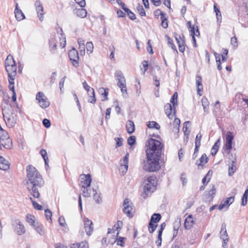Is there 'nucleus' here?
Masks as SVG:
<instances>
[{
  "mask_svg": "<svg viewBox=\"0 0 248 248\" xmlns=\"http://www.w3.org/2000/svg\"><path fill=\"white\" fill-rule=\"evenodd\" d=\"M15 15L16 19L18 21H21L25 18V15L21 10L18 8V4H16V9L15 10Z\"/></svg>",
  "mask_w": 248,
  "mask_h": 248,
  "instance_id": "nucleus-27",
  "label": "nucleus"
},
{
  "mask_svg": "<svg viewBox=\"0 0 248 248\" xmlns=\"http://www.w3.org/2000/svg\"><path fill=\"white\" fill-rule=\"evenodd\" d=\"M231 43L233 46V48L235 49L238 46L237 39L235 36L232 37L231 39Z\"/></svg>",
  "mask_w": 248,
  "mask_h": 248,
  "instance_id": "nucleus-57",
  "label": "nucleus"
},
{
  "mask_svg": "<svg viewBox=\"0 0 248 248\" xmlns=\"http://www.w3.org/2000/svg\"><path fill=\"white\" fill-rule=\"evenodd\" d=\"M226 225L225 223H223L221 225V230L220 231V238L223 241L227 240L229 239V236L226 230Z\"/></svg>",
  "mask_w": 248,
  "mask_h": 248,
  "instance_id": "nucleus-26",
  "label": "nucleus"
},
{
  "mask_svg": "<svg viewBox=\"0 0 248 248\" xmlns=\"http://www.w3.org/2000/svg\"><path fill=\"white\" fill-rule=\"evenodd\" d=\"M129 154L127 153L124 157L122 163L121 164L120 170L122 171L123 174H125L128 168Z\"/></svg>",
  "mask_w": 248,
  "mask_h": 248,
  "instance_id": "nucleus-21",
  "label": "nucleus"
},
{
  "mask_svg": "<svg viewBox=\"0 0 248 248\" xmlns=\"http://www.w3.org/2000/svg\"><path fill=\"white\" fill-rule=\"evenodd\" d=\"M26 221L32 227L34 226V225L36 223V222L35 220L34 216L31 214H28L26 216Z\"/></svg>",
  "mask_w": 248,
  "mask_h": 248,
  "instance_id": "nucleus-39",
  "label": "nucleus"
},
{
  "mask_svg": "<svg viewBox=\"0 0 248 248\" xmlns=\"http://www.w3.org/2000/svg\"><path fill=\"white\" fill-rule=\"evenodd\" d=\"M123 223L121 221H118L117 222V224L114 225L112 229H109L108 231V233H115V232H116V236L117 237L115 242L117 243V245L120 246L122 247L124 246V239L125 238L124 237H119L118 235L119 234V232L122 228L121 225Z\"/></svg>",
  "mask_w": 248,
  "mask_h": 248,
  "instance_id": "nucleus-7",
  "label": "nucleus"
},
{
  "mask_svg": "<svg viewBox=\"0 0 248 248\" xmlns=\"http://www.w3.org/2000/svg\"><path fill=\"white\" fill-rule=\"evenodd\" d=\"M27 177L26 186L29 193L34 198H39L38 187H42L44 184L41 175L35 168L29 165L27 167Z\"/></svg>",
  "mask_w": 248,
  "mask_h": 248,
  "instance_id": "nucleus-1",
  "label": "nucleus"
},
{
  "mask_svg": "<svg viewBox=\"0 0 248 248\" xmlns=\"http://www.w3.org/2000/svg\"><path fill=\"white\" fill-rule=\"evenodd\" d=\"M84 226L86 234L91 235L93 230V224L92 220L87 218L84 219Z\"/></svg>",
  "mask_w": 248,
  "mask_h": 248,
  "instance_id": "nucleus-17",
  "label": "nucleus"
},
{
  "mask_svg": "<svg viewBox=\"0 0 248 248\" xmlns=\"http://www.w3.org/2000/svg\"><path fill=\"white\" fill-rule=\"evenodd\" d=\"M36 11L37 12L38 17L40 21H42L43 20V16H44V8L43 5L39 0H37L35 1L34 3Z\"/></svg>",
  "mask_w": 248,
  "mask_h": 248,
  "instance_id": "nucleus-16",
  "label": "nucleus"
},
{
  "mask_svg": "<svg viewBox=\"0 0 248 248\" xmlns=\"http://www.w3.org/2000/svg\"><path fill=\"white\" fill-rule=\"evenodd\" d=\"M185 41H181V43L178 42L179 50L181 52H184L185 50Z\"/></svg>",
  "mask_w": 248,
  "mask_h": 248,
  "instance_id": "nucleus-60",
  "label": "nucleus"
},
{
  "mask_svg": "<svg viewBox=\"0 0 248 248\" xmlns=\"http://www.w3.org/2000/svg\"><path fill=\"white\" fill-rule=\"evenodd\" d=\"M248 198V187L246 189L242 198L241 205L242 206H245L247 203Z\"/></svg>",
  "mask_w": 248,
  "mask_h": 248,
  "instance_id": "nucleus-44",
  "label": "nucleus"
},
{
  "mask_svg": "<svg viewBox=\"0 0 248 248\" xmlns=\"http://www.w3.org/2000/svg\"><path fill=\"white\" fill-rule=\"evenodd\" d=\"M76 14L77 16L81 18H84L87 16V11L85 9L79 8L76 10Z\"/></svg>",
  "mask_w": 248,
  "mask_h": 248,
  "instance_id": "nucleus-38",
  "label": "nucleus"
},
{
  "mask_svg": "<svg viewBox=\"0 0 248 248\" xmlns=\"http://www.w3.org/2000/svg\"><path fill=\"white\" fill-rule=\"evenodd\" d=\"M189 126V122L187 121V122H185L184 123V127H183L184 132L185 135H186L187 136H188V135L190 134V131L188 130Z\"/></svg>",
  "mask_w": 248,
  "mask_h": 248,
  "instance_id": "nucleus-48",
  "label": "nucleus"
},
{
  "mask_svg": "<svg viewBox=\"0 0 248 248\" xmlns=\"http://www.w3.org/2000/svg\"><path fill=\"white\" fill-rule=\"evenodd\" d=\"M202 106H209V102L206 97L203 96L202 99Z\"/></svg>",
  "mask_w": 248,
  "mask_h": 248,
  "instance_id": "nucleus-64",
  "label": "nucleus"
},
{
  "mask_svg": "<svg viewBox=\"0 0 248 248\" xmlns=\"http://www.w3.org/2000/svg\"><path fill=\"white\" fill-rule=\"evenodd\" d=\"M36 99L39 106L42 108H47L50 105L49 100L43 92H39L37 93Z\"/></svg>",
  "mask_w": 248,
  "mask_h": 248,
  "instance_id": "nucleus-8",
  "label": "nucleus"
},
{
  "mask_svg": "<svg viewBox=\"0 0 248 248\" xmlns=\"http://www.w3.org/2000/svg\"><path fill=\"white\" fill-rule=\"evenodd\" d=\"M157 227V225L153 224V222L150 221L148 225V230L150 233H153Z\"/></svg>",
  "mask_w": 248,
  "mask_h": 248,
  "instance_id": "nucleus-53",
  "label": "nucleus"
},
{
  "mask_svg": "<svg viewBox=\"0 0 248 248\" xmlns=\"http://www.w3.org/2000/svg\"><path fill=\"white\" fill-rule=\"evenodd\" d=\"M161 18V19L162 20V22H161V26L164 28V29H166L168 28V22H167V19L166 17H165V16L164 17V15H162V17H160Z\"/></svg>",
  "mask_w": 248,
  "mask_h": 248,
  "instance_id": "nucleus-50",
  "label": "nucleus"
},
{
  "mask_svg": "<svg viewBox=\"0 0 248 248\" xmlns=\"http://www.w3.org/2000/svg\"><path fill=\"white\" fill-rule=\"evenodd\" d=\"M234 136L231 132H227L225 136V142L224 145V148L227 151H230L232 148V142L233 140Z\"/></svg>",
  "mask_w": 248,
  "mask_h": 248,
  "instance_id": "nucleus-12",
  "label": "nucleus"
},
{
  "mask_svg": "<svg viewBox=\"0 0 248 248\" xmlns=\"http://www.w3.org/2000/svg\"><path fill=\"white\" fill-rule=\"evenodd\" d=\"M115 77L117 82V86L121 89L124 97L127 98L128 94L126 86V80L124 74L121 71L115 73Z\"/></svg>",
  "mask_w": 248,
  "mask_h": 248,
  "instance_id": "nucleus-6",
  "label": "nucleus"
},
{
  "mask_svg": "<svg viewBox=\"0 0 248 248\" xmlns=\"http://www.w3.org/2000/svg\"><path fill=\"white\" fill-rule=\"evenodd\" d=\"M208 158L205 154H203L199 160L196 161V164L198 166H203L204 164L207 163Z\"/></svg>",
  "mask_w": 248,
  "mask_h": 248,
  "instance_id": "nucleus-34",
  "label": "nucleus"
},
{
  "mask_svg": "<svg viewBox=\"0 0 248 248\" xmlns=\"http://www.w3.org/2000/svg\"><path fill=\"white\" fill-rule=\"evenodd\" d=\"M80 179L81 180V188L85 186L90 187L92 179L90 174H81L80 175Z\"/></svg>",
  "mask_w": 248,
  "mask_h": 248,
  "instance_id": "nucleus-14",
  "label": "nucleus"
},
{
  "mask_svg": "<svg viewBox=\"0 0 248 248\" xmlns=\"http://www.w3.org/2000/svg\"><path fill=\"white\" fill-rule=\"evenodd\" d=\"M132 210L133 207L130 200L128 199H125L123 203V211L124 213L126 214L127 217H133L132 213Z\"/></svg>",
  "mask_w": 248,
  "mask_h": 248,
  "instance_id": "nucleus-10",
  "label": "nucleus"
},
{
  "mask_svg": "<svg viewBox=\"0 0 248 248\" xmlns=\"http://www.w3.org/2000/svg\"><path fill=\"white\" fill-rule=\"evenodd\" d=\"M12 226L14 228L15 231L18 235H21L25 233L26 232L25 228L22 222L19 220L16 219L15 220L12 224Z\"/></svg>",
  "mask_w": 248,
  "mask_h": 248,
  "instance_id": "nucleus-11",
  "label": "nucleus"
},
{
  "mask_svg": "<svg viewBox=\"0 0 248 248\" xmlns=\"http://www.w3.org/2000/svg\"><path fill=\"white\" fill-rule=\"evenodd\" d=\"M214 9L216 14L217 21L220 22L221 20V14L220 11L215 4L214 5Z\"/></svg>",
  "mask_w": 248,
  "mask_h": 248,
  "instance_id": "nucleus-46",
  "label": "nucleus"
},
{
  "mask_svg": "<svg viewBox=\"0 0 248 248\" xmlns=\"http://www.w3.org/2000/svg\"><path fill=\"white\" fill-rule=\"evenodd\" d=\"M163 147V144L159 140L150 138L145 144L146 155L161 157Z\"/></svg>",
  "mask_w": 248,
  "mask_h": 248,
  "instance_id": "nucleus-2",
  "label": "nucleus"
},
{
  "mask_svg": "<svg viewBox=\"0 0 248 248\" xmlns=\"http://www.w3.org/2000/svg\"><path fill=\"white\" fill-rule=\"evenodd\" d=\"M228 50L227 49H224L222 54L221 55L222 61H226L227 58Z\"/></svg>",
  "mask_w": 248,
  "mask_h": 248,
  "instance_id": "nucleus-63",
  "label": "nucleus"
},
{
  "mask_svg": "<svg viewBox=\"0 0 248 248\" xmlns=\"http://www.w3.org/2000/svg\"><path fill=\"white\" fill-rule=\"evenodd\" d=\"M234 201V196H231L229 198H228L226 199L225 201H222L221 203L218 206V209L219 210H222L224 207L226 206L229 207V206L232 204Z\"/></svg>",
  "mask_w": 248,
  "mask_h": 248,
  "instance_id": "nucleus-23",
  "label": "nucleus"
},
{
  "mask_svg": "<svg viewBox=\"0 0 248 248\" xmlns=\"http://www.w3.org/2000/svg\"><path fill=\"white\" fill-rule=\"evenodd\" d=\"M70 248H89L88 244L86 242L72 244Z\"/></svg>",
  "mask_w": 248,
  "mask_h": 248,
  "instance_id": "nucleus-36",
  "label": "nucleus"
},
{
  "mask_svg": "<svg viewBox=\"0 0 248 248\" xmlns=\"http://www.w3.org/2000/svg\"><path fill=\"white\" fill-rule=\"evenodd\" d=\"M147 126L149 128H155L156 129H159L160 128L159 124L155 121L149 122Z\"/></svg>",
  "mask_w": 248,
  "mask_h": 248,
  "instance_id": "nucleus-47",
  "label": "nucleus"
},
{
  "mask_svg": "<svg viewBox=\"0 0 248 248\" xmlns=\"http://www.w3.org/2000/svg\"><path fill=\"white\" fill-rule=\"evenodd\" d=\"M30 200L31 201L33 206L35 209L39 210H41L43 209V207L41 205L39 204L37 202L34 201L32 198H30Z\"/></svg>",
  "mask_w": 248,
  "mask_h": 248,
  "instance_id": "nucleus-56",
  "label": "nucleus"
},
{
  "mask_svg": "<svg viewBox=\"0 0 248 248\" xmlns=\"http://www.w3.org/2000/svg\"><path fill=\"white\" fill-rule=\"evenodd\" d=\"M194 221L193 216L189 215L186 219L184 222V227L186 230H189L193 226Z\"/></svg>",
  "mask_w": 248,
  "mask_h": 248,
  "instance_id": "nucleus-24",
  "label": "nucleus"
},
{
  "mask_svg": "<svg viewBox=\"0 0 248 248\" xmlns=\"http://www.w3.org/2000/svg\"><path fill=\"white\" fill-rule=\"evenodd\" d=\"M142 163L143 170L148 172H155L161 168L159 161L161 157L146 155Z\"/></svg>",
  "mask_w": 248,
  "mask_h": 248,
  "instance_id": "nucleus-3",
  "label": "nucleus"
},
{
  "mask_svg": "<svg viewBox=\"0 0 248 248\" xmlns=\"http://www.w3.org/2000/svg\"><path fill=\"white\" fill-rule=\"evenodd\" d=\"M216 192V189L214 185H212L211 189L209 191H206L204 192V197L207 202H210L213 200L214 195Z\"/></svg>",
  "mask_w": 248,
  "mask_h": 248,
  "instance_id": "nucleus-22",
  "label": "nucleus"
},
{
  "mask_svg": "<svg viewBox=\"0 0 248 248\" xmlns=\"http://www.w3.org/2000/svg\"><path fill=\"white\" fill-rule=\"evenodd\" d=\"M3 103H2V112L3 111V109L5 108H8V106L12 107V106L9 103V101L8 99H4L2 101Z\"/></svg>",
  "mask_w": 248,
  "mask_h": 248,
  "instance_id": "nucleus-59",
  "label": "nucleus"
},
{
  "mask_svg": "<svg viewBox=\"0 0 248 248\" xmlns=\"http://www.w3.org/2000/svg\"><path fill=\"white\" fill-rule=\"evenodd\" d=\"M136 143V137L134 136H131L129 137L127 139V143L130 146H132Z\"/></svg>",
  "mask_w": 248,
  "mask_h": 248,
  "instance_id": "nucleus-55",
  "label": "nucleus"
},
{
  "mask_svg": "<svg viewBox=\"0 0 248 248\" xmlns=\"http://www.w3.org/2000/svg\"><path fill=\"white\" fill-rule=\"evenodd\" d=\"M235 161H232L231 166L229 167L228 174L229 176H232L236 170V167L235 166Z\"/></svg>",
  "mask_w": 248,
  "mask_h": 248,
  "instance_id": "nucleus-45",
  "label": "nucleus"
},
{
  "mask_svg": "<svg viewBox=\"0 0 248 248\" xmlns=\"http://www.w3.org/2000/svg\"><path fill=\"white\" fill-rule=\"evenodd\" d=\"M126 130L128 133L131 134L135 131V125L132 121L129 120L126 123Z\"/></svg>",
  "mask_w": 248,
  "mask_h": 248,
  "instance_id": "nucleus-33",
  "label": "nucleus"
},
{
  "mask_svg": "<svg viewBox=\"0 0 248 248\" xmlns=\"http://www.w3.org/2000/svg\"><path fill=\"white\" fill-rule=\"evenodd\" d=\"M93 199L95 200V202L97 203H100L102 202V200L100 197V193H98L96 190H94V189H93Z\"/></svg>",
  "mask_w": 248,
  "mask_h": 248,
  "instance_id": "nucleus-42",
  "label": "nucleus"
},
{
  "mask_svg": "<svg viewBox=\"0 0 248 248\" xmlns=\"http://www.w3.org/2000/svg\"><path fill=\"white\" fill-rule=\"evenodd\" d=\"M157 180L155 175L145 178L143 182L144 187L143 198H146L149 194L153 193L156 188Z\"/></svg>",
  "mask_w": 248,
  "mask_h": 248,
  "instance_id": "nucleus-5",
  "label": "nucleus"
},
{
  "mask_svg": "<svg viewBox=\"0 0 248 248\" xmlns=\"http://www.w3.org/2000/svg\"><path fill=\"white\" fill-rule=\"evenodd\" d=\"M202 138V135L201 133H198L196 136L195 143V145H201V140Z\"/></svg>",
  "mask_w": 248,
  "mask_h": 248,
  "instance_id": "nucleus-61",
  "label": "nucleus"
},
{
  "mask_svg": "<svg viewBox=\"0 0 248 248\" xmlns=\"http://www.w3.org/2000/svg\"><path fill=\"white\" fill-rule=\"evenodd\" d=\"M4 133L6 138H2V139L0 140L1 148L3 147L6 149H10L13 146L12 140L9 138L8 134L7 132H4Z\"/></svg>",
  "mask_w": 248,
  "mask_h": 248,
  "instance_id": "nucleus-15",
  "label": "nucleus"
},
{
  "mask_svg": "<svg viewBox=\"0 0 248 248\" xmlns=\"http://www.w3.org/2000/svg\"><path fill=\"white\" fill-rule=\"evenodd\" d=\"M57 40L55 35H51L49 40V50L51 53L54 54L57 51Z\"/></svg>",
  "mask_w": 248,
  "mask_h": 248,
  "instance_id": "nucleus-20",
  "label": "nucleus"
},
{
  "mask_svg": "<svg viewBox=\"0 0 248 248\" xmlns=\"http://www.w3.org/2000/svg\"><path fill=\"white\" fill-rule=\"evenodd\" d=\"M187 26L189 27V28L190 29V31L191 32V34L194 36H198L200 35V32L198 28V26L196 27L194 26H192L190 21H188L187 23Z\"/></svg>",
  "mask_w": 248,
  "mask_h": 248,
  "instance_id": "nucleus-29",
  "label": "nucleus"
},
{
  "mask_svg": "<svg viewBox=\"0 0 248 248\" xmlns=\"http://www.w3.org/2000/svg\"><path fill=\"white\" fill-rule=\"evenodd\" d=\"M33 228L40 235L42 236L45 234L44 228L40 223L36 222V223L33 226Z\"/></svg>",
  "mask_w": 248,
  "mask_h": 248,
  "instance_id": "nucleus-28",
  "label": "nucleus"
},
{
  "mask_svg": "<svg viewBox=\"0 0 248 248\" xmlns=\"http://www.w3.org/2000/svg\"><path fill=\"white\" fill-rule=\"evenodd\" d=\"M5 70L7 73L8 78H11V80L16 78L17 75V66L16 64L6 67Z\"/></svg>",
  "mask_w": 248,
  "mask_h": 248,
  "instance_id": "nucleus-18",
  "label": "nucleus"
},
{
  "mask_svg": "<svg viewBox=\"0 0 248 248\" xmlns=\"http://www.w3.org/2000/svg\"><path fill=\"white\" fill-rule=\"evenodd\" d=\"M82 85L83 88L87 91L88 94H91L93 95L89 100V102L92 104H94L96 102V100L95 96L94 91L93 89L89 86L86 81L83 82Z\"/></svg>",
  "mask_w": 248,
  "mask_h": 248,
  "instance_id": "nucleus-13",
  "label": "nucleus"
},
{
  "mask_svg": "<svg viewBox=\"0 0 248 248\" xmlns=\"http://www.w3.org/2000/svg\"><path fill=\"white\" fill-rule=\"evenodd\" d=\"M4 121L6 125L9 127H14L17 123V117L12 107L8 106L5 108L2 112Z\"/></svg>",
  "mask_w": 248,
  "mask_h": 248,
  "instance_id": "nucleus-4",
  "label": "nucleus"
},
{
  "mask_svg": "<svg viewBox=\"0 0 248 248\" xmlns=\"http://www.w3.org/2000/svg\"><path fill=\"white\" fill-rule=\"evenodd\" d=\"M10 166V162L3 156H0V169L3 170H9Z\"/></svg>",
  "mask_w": 248,
  "mask_h": 248,
  "instance_id": "nucleus-25",
  "label": "nucleus"
},
{
  "mask_svg": "<svg viewBox=\"0 0 248 248\" xmlns=\"http://www.w3.org/2000/svg\"><path fill=\"white\" fill-rule=\"evenodd\" d=\"M16 62L12 55L9 54L5 61V67H10L11 65H16Z\"/></svg>",
  "mask_w": 248,
  "mask_h": 248,
  "instance_id": "nucleus-30",
  "label": "nucleus"
},
{
  "mask_svg": "<svg viewBox=\"0 0 248 248\" xmlns=\"http://www.w3.org/2000/svg\"><path fill=\"white\" fill-rule=\"evenodd\" d=\"M15 79L11 80V78H8L9 81V90L12 92V93H16L14 88V80Z\"/></svg>",
  "mask_w": 248,
  "mask_h": 248,
  "instance_id": "nucleus-52",
  "label": "nucleus"
},
{
  "mask_svg": "<svg viewBox=\"0 0 248 248\" xmlns=\"http://www.w3.org/2000/svg\"><path fill=\"white\" fill-rule=\"evenodd\" d=\"M45 216L46 219L48 221L50 220V221H51V217H52V213L51 211L47 209L45 210Z\"/></svg>",
  "mask_w": 248,
  "mask_h": 248,
  "instance_id": "nucleus-58",
  "label": "nucleus"
},
{
  "mask_svg": "<svg viewBox=\"0 0 248 248\" xmlns=\"http://www.w3.org/2000/svg\"><path fill=\"white\" fill-rule=\"evenodd\" d=\"M137 9L138 11L139 14L141 16H146L145 11L143 8V6L140 5H139L137 7Z\"/></svg>",
  "mask_w": 248,
  "mask_h": 248,
  "instance_id": "nucleus-51",
  "label": "nucleus"
},
{
  "mask_svg": "<svg viewBox=\"0 0 248 248\" xmlns=\"http://www.w3.org/2000/svg\"><path fill=\"white\" fill-rule=\"evenodd\" d=\"M172 111V106L170 104H167L165 106V113L167 115L168 117L170 119H171L173 117V115L171 114V112Z\"/></svg>",
  "mask_w": 248,
  "mask_h": 248,
  "instance_id": "nucleus-37",
  "label": "nucleus"
},
{
  "mask_svg": "<svg viewBox=\"0 0 248 248\" xmlns=\"http://www.w3.org/2000/svg\"><path fill=\"white\" fill-rule=\"evenodd\" d=\"M148 67V62L144 61L142 62V67L140 68V70L142 71L143 75L145 74L147 70Z\"/></svg>",
  "mask_w": 248,
  "mask_h": 248,
  "instance_id": "nucleus-49",
  "label": "nucleus"
},
{
  "mask_svg": "<svg viewBox=\"0 0 248 248\" xmlns=\"http://www.w3.org/2000/svg\"><path fill=\"white\" fill-rule=\"evenodd\" d=\"M116 141V147H121L123 145V139L122 138H117L115 139Z\"/></svg>",
  "mask_w": 248,
  "mask_h": 248,
  "instance_id": "nucleus-62",
  "label": "nucleus"
},
{
  "mask_svg": "<svg viewBox=\"0 0 248 248\" xmlns=\"http://www.w3.org/2000/svg\"><path fill=\"white\" fill-rule=\"evenodd\" d=\"M81 190L82 191V195L85 197H89L91 194V191L90 187L85 186L84 187H81Z\"/></svg>",
  "mask_w": 248,
  "mask_h": 248,
  "instance_id": "nucleus-41",
  "label": "nucleus"
},
{
  "mask_svg": "<svg viewBox=\"0 0 248 248\" xmlns=\"http://www.w3.org/2000/svg\"><path fill=\"white\" fill-rule=\"evenodd\" d=\"M161 216L160 214L158 213L154 214L151 217V219L150 221H151L153 223H156L158 222L161 219Z\"/></svg>",
  "mask_w": 248,
  "mask_h": 248,
  "instance_id": "nucleus-43",
  "label": "nucleus"
},
{
  "mask_svg": "<svg viewBox=\"0 0 248 248\" xmlns=\"http://www.w3.org/2000/svg\"><path fill=\"white\" fill-rule=\"evenodd\" d=\"M220 145V139H218L217 141L215 143L214 145L212 147L211 151V154L212 156H214L218 151L219 147Z\"/></svg>",
  "mask_w": 248,
  "mask_h": 248,
  "instance_id": "nucleus-32",
  "label": "nucleus"
},
{
  "mask_svg": "<svg viewBox=\"0 0 248 248\" xmlns=\"http://www.w3.org/2000/svg\"><path fill=\"white\" fill-rule=\"evenodd\" d=\"M213 113L214 115L217 118H221L222 116V109L219 101H217L213 109Z\"/></svg>",
  "mask_w": 248,
  "mask_h": 248,
  "instance_id": "nucleus-19",
  "label": "nucleus"
},
{
  "mask_svg": "<svg viewBox=\"0 0 248 248\" xmlns=\"http://www.w3.org/2000/svg\"><path fill=\"white\" fill-rule=\"evenodd\" d=\"M87 52L92 53L93 49V45L91 42H87L86 45Z\"/></svg>",
  "mask_w": 248,
  "mask_h": 248,
  "instance_id": "nucleus-54",
  "label": "nucleus"
},
{
  "mask_svg": "<svg viewBox=\"0 0 248 248\" xmlns=\"http://www.w3.org/2000/svg\"><path fill=\"white\" fill-rule=\"evenodd\" d=\"M99 92L101 94L102 96L104 97L103 99H102V101H104L108 100V92L107 89L101 88L99 89Z\"/></svg>",
  "mask_w": 248,
  "mask_h": 248,
  "instance_id": "nucleus-40",
  "label": "nucleus"
},
{
  "mask_svg": "<svg viewBox=\"0 0 248 248\" xmlns=\"http://www.w3.org/2000/svg\"><path fill=\"white\" fill-rule=\"evenodd\" d=\"M196 84L197 85V93L200 96L202 95L201 93V91H202L203 87L202 84V77L199 76H196Z\"/></svg>",
  "mask_w": 248,
  "mask_h": 248,
  "instance_id": "nucleus-31",
  "label": "nucleus"
},
{
  "mask_svg": "<svg viewBox=\"0 0 248 248\" xmlns=\"http://www.w3.org/2000/svg\"><path fill=\"white\" fill-rule=\"evenodd\" d=\"M68 56L73 65L75 67H78L79 66V56L78 51L75 48L72 49L69 51Z\"/></svg>",
  "mask_w": 248,
  "mask_h": 248,
  "instance_id": "nucleus-9",
  "label": "nucleus"
},
{
  "mask_svg": "<svg viewBox=\"0 0 248 248\" xmlns=\"http://www.w3.org/2000/svg\"><path fill=\"white\" fill-rule=\"evenodd\" d=\"M40 154H41V156L43 158L45 163V167L46 169L47 170V168L49 167L48 166V158L47 156V153L46 150L45 149H41L40 151Z\"/></svg>",
  "mask_w": 248,
  "mask_h": 248,
  "instance_id": "nucleus-35",
  "label": "nucleus"
}]
</instances>
